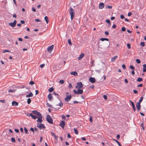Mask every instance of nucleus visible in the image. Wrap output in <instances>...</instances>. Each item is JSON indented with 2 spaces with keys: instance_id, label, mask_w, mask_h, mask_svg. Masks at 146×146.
<instances>
[{
  "instance_id": "nucleus-1",
  "label": "nucleus",
  "mask_w": 146,
  "mask_h": 146,
  "mask_svg": "<svg viewBox=\"0 0 146 146\" xmlns=\"http://www.w3.org/2000/svg\"><path fill=\"white\" fill-rule=\"evenodd\" d=\"M69 13L70 16L71 20H72L74 16L75 12L74 10L71 7H70V8Z\"/></svg>"
},
{
  "instance_id": "nucleus-2",
  "label": "nucleus",
  "mask_w": 146,
  "mask_h": 146,
  "mask_svg": "<svg viewBox=\"0 0 146 146\" xmlns=\"http://www.w3.org/2000/svg\"><path fill=\"white\" fill-rule=\"evenodd\" d=\"M46 120L49 123L52 124L53 123V120L50 116L47 115L46 116Z\"/></svg>"
},
{
  "instance_id": "nucleus-3",
  "label": "nucleus",
  "mask_w": 146,
  "mask_h": 146,
  "mask_svg": "<svg viewBox=\"0 0 146 146\" xmlns=\"http://www.w3.org/2000/svg\"><path fill=\"white\" fill-rule=\"evenodd\" d=\"M73 92L75 94H81L83 92V91L82 90L78 89L77 91L75 90H74Z\"/></svg>"
},
{
  "instance_id": "nucleus-4",
  "label": "nucleus",
  "mask_w": 146,
  "mask_h": 146,
  "mask_svg": "<svg viewBox=\"0 0 146 146\" xmlns=\"http://www.w3.org/2000/svg\"><path fill=\"white\" fill-rule=\"evenodd\" d=\"M83 88V85L81 82H78L76 88L77 89H81Z\"/></svg>"
},
{
  "instance_id": "nucleus-5",
  "label": "nucleus",
  "mask_w": 146,
  "mask_h": 146,
  "mask_svg": "<svg viewBox=\"0 0 146 146\" xmlns=\"http://www.w3.org/2000/svg\"><path fill=\"white\" fill-rule=\"evenodd\" d=\"M17 23V21L15 20L13 23L11 22L9 24V25L12 28L15 27Z\"/></svg>"
},
{
  "instance_id": "nucleus-6",
  "label": "nucleus",
  "mask_w": 146,
  "mask_h": 146,
  "mask_svg": "<svg viewBox=\"0 0 146 146\" xmlns=\"http://www.w3.org/2000/svg\"><path fill=\"white\" fill-rule=\"evenodd\" d=\"M37 127H38L40 129H45V126L42 123H38L37 124Z\"/></svg>"
},
{
  "instance_id": "nucleus-7",
  "label": "nucleus",
  "mask_w": 146,
  "mask_h": 146,
  "mask_svg": "<svg viewBox=\"0 0 146 146\" xmlns=\"http://www.w3.org/2000/svg\"><path fill=\"white\" fill-rule=\"evenodd\" d=\"M54 45H52L51 46L48 47L47 48V51L50 53H51L54 48Z\"/></svg>"
},
{
  "instance_id": "nucleus-8",
  "label": "nucleus",
  "mask_w": 146,
  "mask_h": 146,
  "mask_svg": "<svg viewBox=\"0 0 146 146\" xmlns=\"http://www.w3.org/2000/svg\"><path fill=\"white\" fill-rule=\"evenodd\" d=\"M89 81L92 83H94L96 82V80L94 78L91 77L89 78Z\"/></svg>"
},
{
  "instance_id": "nucleus-9",
  "label": "nucleus",
  "mask_w": 146,
  "mask_h": 146,
  "mask_svg": "<svg viewBox=\"0 0 146 146\" xmlns=\"http://www.w3.org/2000/svg\"><path fill=\"white\" fill-rule=\"evenodd\" d=\"M27 115L29 116H31V117L34 119H35L37 118V117L36 116L33 115L31 113H27Z\"/></svg>"
},
{
  "instance_id": "nucleus-10",
  "label": "nucleus",
  "mask_w": 146,
  "mask_h": 146,
  "mask_svg": "<svg viewBox=\"0 0 146 146\" xmlns=\"http://www.w3.org/2000/svg\"><path fill=\"white\" fill-rule=\"evenodd\" d=\"M65 123L64 121H61L59 124V125L63 128H64L65 126Z\"/></svg>"
},
{
  "instance_id": "nucleus-11",
  "label": "nucleus",
  "mask_w": 146,
  "mask_h": 146,
  "mask_svg": "<svg viewBox=\"0 0 146 146\" xmlns=\"http://www.w3.org/2000/svg\"><path fill=\"white\" fill-rule=\"evenodd\" d=\"M71 96L70 95L69 96H66L65 98V101L67 102H69L71 99Z\"/></svg>"
},
{
  "instance_id": "nucleus-12",
  "label": "nucleus",
  "mask_w": 146,
  "mask_h": 146,
  "mask_svg": "<svg viewBox=\"0 0 146 146\" xmlns=\"http://www.w3.org/2000/svg\"><path fill=\"white\" fill-rule=\"evenodd\" d=\"M104 4L103 3H101L99 5V8L100 9H103L104 7Z\"/></svg>"
},
{
  "instance_id": "nucleus-13",
  "label": "nucleus",
  "mask_w": 146,
  "mask_h": 146,
  "mask_svg": "<svg viewBox=\"0 0 146 146\" xmlns=\"http://www.w3.org/2000/svg\"><path fill=\"white\" fill-rule=\"evenodd\" d=\"M130 102H131L134 111H136V109L133 102H132L131 100H130Z\"/></svg>"
},
{
  "instance_id": "nucleus-14",
  "label": "nucleus",
  "mask_w": 146,
  "mask_h": 146,
  "mask_svg": "<svg viewBox=\"0 0 146 146\" xmlns=\"http://www.w3.org/2000/svg\"><path fill=\"white\" fill-rule=\"evenodd\" d=\"M136 106L137 109L138 111H140L141 108V105L140 104L137 103L136 105Z\"/></svg>"
},
{
  "instance_id": "nucleus-15",
  "label": "nucleus",
  "mask_w": 146,
  "mask_h": 146,
  "mask_svg": "<svg viewBox=\"0 0 146 146\" xmlns=\"http://www.w3.org/2000/svg\"><path fill=\"white\" fill-rule=\"evenodd\" d=\"M84 56V54L82 53L79 56L78 58V59L79 60H81L82 58H83Z\"/></svg>"
},
{
  "instance_id": "nucleus-16",
  "label": "nucleus",
  "mask_w": 146,
  "mask_h": 146,
  "mask_svg": "<svg viewBox=\"0 0 146 146\" xmlns=\"http://www.w3.org/2000/svg\"><path fill=\"white\" fill-rule=\"evenodd\" d=\"M70 74L72 75H73L74 76H76L78 75L76 71L72 72L70 73Z\"/></svg>"
},
{
  "instance_id": "nucleus-17",
  "label": "nucleus",
  "mask_w": 146,
  "mask_h": 146,
  "mask_svg": "<svg viewBox=\"0 0 146 146\" xmlns=\"http://www.w3.org/2000/svg\"><path fill=\"white\" fill-rule=\"evenodd\" d=\"M12 105L13 106H17L18 103L15 101H13L12 103Z\"/></svg>"
},
{
  "instance_id": "nucleus-18",
  "label": "nucleus",
  "mask_w": 146,
  "mask_h": 146,
  "mask_svg": "<svg viewBox=\"0 0 146 146\" xmlns=\"http://www.w3.org/2000/svg\"><path fill=\"white\" fill-rule=\"evenodd\" d=\"M48 98L49 101H51L52 99L51 94H49L48 96Z\"/></svg>"
},
{
  "instance_id": "nucleus-19",
  "label": "nucleus",
  "mask_w": 146,
  "mask_h": 146,
  "mask_svg": "<svg viewBox=\"0 0 146 146\" xmlns=\"http://www.w3.org/2000/svg\"><path fill=\"white\" fill-rule=\"evenodd\" d=\"M33 96V94L31 92H30L29 94L27 95L26 96V98H28L29 97H32Z\"/></svg>"
},
{
  "instance_id": "nucleus-20",
  "label": "nucleus",
  "mask_w": 146,
  "mask_h": 146,
  "mask_svg": "<svg viewBox=\"0 0 146 146\" xmlns=\"http://www.w3.org/2000/svg\"><path fill=\"white\" fill-rule=\"evenodd\" d=\"M117 57L118 56H116L113 57H112L111 59V61L112 62H114L115 60V59L117 58Z\"/></svg>"
},
{
  "instance_id": "nucleus-21",
  "label": "nucleus",
  "mask_w": 146,
  "mask_h": 146,
  "mask_svg": "<svg viewBox=\"0 0 146 146\" xmlns=\"http://www.w3.org/2000/svg\"><path fill=\"white\" fill-rule=\"evenodd\" d=\"M42 121V117H38L37 121L38 122L41 123Z\"/></svg>"
},
{
  "instance_id": "nucleus-22",
  "label": "nucleus",
  "mask_w": 146,
  "mask_h": 146,
  "mask_svg": "<svg viewBox=\"0 0 146 146\" xmlns=\"http://www.w3.org/2000/svg\"><path fill=\"white\" fill-rule=\"evenodd\" d=\"M100 40L102 41H103L104 40H106V41H108L109 40V39L108 38H100Z\"/></svg>"
},
{
  "instance_id": "nucleus-23",
  "label": "nucleus",
  "mask_w": 146,
  "mask_h": 146,
  "mask_svg": "<svg viewBox=\"0 0 146 146\" xmlns=\"http://www.w3.org/2000/svg\"><path fill=\"white\" fill-rule=\"evenodd\" d=\"M24 130L26 134H29V133L28 132V130L25 127H24Z\"/></svg>"
},
{
  "instance_id": "nucleus-24",
  "label": "nucleus",
  "mask_w": 146,
  "mask_h": 146,
  "mask_svg": "<svg viewBox=\"0 0 146 146\" xmlns=\"http://www.w3.org/2000/svg\"><path fill=\"white\" fill-rule=\"evenodd\" d=\"M36 115H37L38 117H42L41 114L39 112H38V113H37V114Z\"/></svg>"
},
{
  "instance_id": "nucleus-25",
  "label": "nucleus",
  "mask_w": 146,
  "mask_h": 146,
  "mask_svg": "<svg viewBox=\"0 0 146 146\" xmlns=\"http://www.w3.org/2000/svg\"><path fill=\"white\" fill-rule=\"evenodd\" d=\"M44 19L46 21V23H48V17L46 16H45L44 18Z\"/></svg>"
},
{
  "instance_id": "nucleus-26",
  "label": "nucleus",
  "mask_w": 146,
  "mask_h": 146,
  "mask_svg": "<svg viewBox=\"0 0 146 146\" xmlns=\"http://www.w3.org/2000/svg\"><path fill=\"white\" fill-rule=\"evenodd\" d=\"M106 22L108 24V25L109 26H110L111 25V23H110V21L108 19H106Z\"/></svg>"
},
{
  "instance_id": "nucleus-27",
  "label": "nucleus",
  "mask_w": 146,
  "mask_h": 146,
  "mask_svg": "<svg viewBox=\"0 0 146 146\" xmlns=\"http://www.w3.org/2000/svg\"><path fill=\"white\" fill-rule=\"evenodd\" d=\"M143 97H141L140 98L139 102H137V103L139 104H140V103L143 100Z\"/></svg>"
},
{
  "instance_id": "nucleus-28",
  "label": "nucleus",
  "mask_w": 146,
  "mask_h": 146,
  "mask_svg": "<svg viewBox=\"0 0 146 146\" xmlns=\"http://www.w3.org/2000/svg\"><path fill=\"white\" fill-rule=\"evenodd\" d=\"M54 90L53 88L52 87H51L49 89L48 91L49 92H52Z\"/></svg>"
},
{
  "instance_id": "nucleus-29",
  "label": "nucleus",
  "mask_w": 146,
  "mask_h": 146,
  "mask_svg": "<svg viewBox=\"0 0 146 146\" xmlns=\"http://www.w3.org/2000/svg\"><path fill=\"white\" fill-rule=\"evenodd\" d=\"M143 80V79L142 78H138L137 79V81L138 82H140L142 81Z\"/></svg>"
},
{
  "instance_id": "nucleus-30",
  "label": "nucleus",
  "mask_w": 146,
  "mask_h": 146,
  "mask_svg": "<svg viewBox=\"0 0 146 146\" xmlns=\"http://www.w3.org/2000/svg\"><path fill=\"white\" fill-rule=\"evenodd\" d=\"M31 102V100L30 98H29L27 99V103L28 104H29Z\"/></svg>"
},
{
  "instance_id": "nucleus-31",
  "label": "nucleus",
  "mask_w": 146,
  "mask_h": 146,
  "mask_svg": "<svg viewBox=\"0 0 146 146\" xmlns=\"http://www.w3.org/2000/svg\"><path fill=\"white\" fill-rule=\"evenodd\" d=\"M38 111L36 110L33 111H32V112L33 114L36 115L37 114V113H38Z\"/></svg>"
},
{
  "instance_id": "nucleus-32",
  "label": "nucleus",
  "mask_w": 146,
  "mask_h": 146,
  "mask_svg": "<svg viewBox=\"0 0 146 146\" xmlns=\"http://www.w3.org/2000/svg\"><path fill=\"white\" fill-rule=\"evenodd\" d=\"M68 44L70 46L72 45V43L71 42V40L70 39H69L68 40Z\"/></svg>"
},
{
  "instance_id": "nucleus-33",
  "label": "nucleus",
  "mask_w": 146,
  "mask_h": 146,
  "mask_svg": "<svg viewBox=\"0 0 146 146\" xmlns=\"http://www.w3.org/2000/svg\"><path fill=\"white\" fill-rule=\"evenodd\" d=\"M63 105V103L60 102V103H59L58 105H57V106H60V107H62Z\"/></svg>"
},
{
  "instance_id": "nucleus-34",
  "label": "nucleus",
  "mask_w": 146,
  "mask_h": 146,
  "mask_svg": "<svg viewBox=\"0 0 146 146\" xmlns=\"http://www.w3.org/2000/svg\"><path fill=\"white\" fill-rule=\"evenodd\" d=\"M114 140L117 142V143L118 144V145L119 146H121V145L119 141H117V140Z\"/></svg>"
},
{
  "instance_id": "nucleus-35",
  "label": "nucleus",
  "mask_w": 146,
  "mask_h": 146,
  "mask_svg": "<svg viewBox=\"0 0 146 146\" xmlns=\"http://www.w3.org/2000/svg\"><path fill=\"white\" fill-rule=\"evenodd\" d=\"M53 95H55L56 96H57V97L58 98V96H59V95L58 94H57L56 93H55V92H54L53 93Z\"/></svg>"
},
{
  "instance_id": "nucleus-36",
  "label": "nucleus",
  "mask_w": 146,
  "mask_h": 146,
  "mask_svg": "<svg viewBox=\"0 0 146 146\" xmlns=\"http://www.w3.org/2000/svg\"><path fill=\"white\" fill-rule=\"evenodd\" d=\"M74 133H75V134H78V131L76 129L74 128Z\"/></svg>"
},
{
  "instance_id": "nucleus-37",
  "label": "nucleus",
  "mask_w": 146,
  "mask_h": 146,
  "mask_svg": "<svg viewBox=\"0 0 146 146\" xmlns=\"http://www.w3.org/2000/svg\"><path fill=\"white\" fill-rule=\"evenodd\" d=\"M12 141L13 143H15L16 142L15 139L13 137H12L11 138Z\"/></svg>"
},
{
  "instance_id": "nucleus-38",
  "label": "nucleus",
  "mask_w": 146,
  "mask_h": 146,
  "mask_svg": "<svg viewBox=\"0 0 146 146\" xmlns=\"http://www.w3.org/2000/svg\"><path fill=\"white\" fill-rule=\"evenodd\" d=\"M3 53H5L6 52H10V51L8 50H3Z\"/></svg>"
},
{
  "instance_id": "nucleus-39",
  "label": "nucleus",
  "mask_w": 146,
  "mask_h": 146,
  "mask_svg": "<svg viewBox=\"0 0 146 146\" xmlns=\"http://www.w3.org/2000/svg\"><path fill=\"white\" fill-rule=\"evenodd\" d=\"M34 84H35L34 82L33 81H30L29 83V84L31 85H33Z\"/></svg>"
},
{
  "instance_id": "nucleus-40",
  "label": "nucleus",
  "mask_w": 146,
  "mask_h": 146,
  "mask_svg": "<svg viewBox=\"0 0 146 146\" xmlns=\"http://www.w3.org/2000/svg\"><path fill=\"white\" fill-rule=\"evenodd\" d=\"M127 46L128 49L131 48V45L129 43H128L127 44Z\"/></svg>"
},
{
  "instance_id": "nucleus-41",
  "label": "nucleus",
  "mask_w": 146,
  "mask_h": 146,
  "mask_svg": "<svg viewBox=\"0 0 146 146\" xmlns=\"http://www.w3.org/2000/svg\"><path fill=\"white\" fill-rule=\"evenodd\" d=\"M136 62L138 64H139L141 62L140 60L138 59L136 60Z\"/></svg>"
},
{
  "instance_id": "nucleus-42",
  "label": "nucleus",
  "mask_w": 146,
  "mask_h": 146,
  "mask_svg": "<svg viewBox=\"0 0 146 146\" xmlns=\"http://www.w3.org/2000/svg\"><path fill=\"white\" fill-rule=\"evenodd\" d=\"M64 82V81L63 80H61L59 81V83L61 84H63Z\"/></svg>"
},
{
  "instance_id": "nucleus-43",
  "label": "nucleus",
  "mask_w": 146,
  "mask_h": 146,
  "mask_svg": "<svg viewBox=\"0 0 146 146\" xmlns=\"http://www.w3.org/2000/svg\"><path fill=\"white\" fill-rule=\"evenodd\" d=\"M141 45L143 46V47L145 46V43L143 42H141L140 43Z\"/></svg>"
},
{
  "instance_id": "nucleus-44",
  "label": "nucleus",
  "mask_w": 146,
  "mask_h": 146,
  "mask_svg": "<svg viewBox=\"0 0 146 146\" xmlns=\"http://www.w3.org/2000/svg\"><path fill=\"white\" fill-rule=\"evenodd\" d=\"M130 68L131 69L134 70L135 69V68L133 66L131 65L130 66Z\"/></svg>"
},
{
  "instance_id": "nucleus-45",
  "label": "nucleus",
  "mask_w": 146,
  "mask_h": 146,
  "mask_svg": "<svg viewBox=\"0 0 146 146\" xmlns=\"http://www.w3.org/2000/svg\"><path fill=\"white\" fill-rule=\"evenodd\" d=\"M35 21L36 22H40L41 21L38 19H35Z\"/></svg>"
},
{
  "instance_id": "nucleus-46",
  "label": "nucleus",
  "mask_w": 146,
  "mask_h": 146,
  "mask_svg": "<svg viewBox=\"0 0 146 146\" xmlns=\"http://www.w3.org/2000/svg\"><path fill=\"white\" fill-rule=\"evenodd\" d=\"M51 135L52 136H53L54 137V136H55V133H54L53 132H51Z\"/></svg>"
},
{
  "instance_id": "nucleus-47",
  "label": "nucleus",
  "mask_w": 146,
  "mask_h": 146,
  "mask_svg": "<svg viewBox=\"0 0 146 146\" xmlns=\"http://www.w3.org/2000/svg\"><path fill=\"white\" fill-rule=\"evenodd\" d=\"M68 87H69V88H72V85L71 83H70L69 84Z\"/></svg>"
},
{
  "instance_id": "nucleus-48",
  "label": "nucleus",
  "mask_w": 146,
  "mask_h": 146,
  "mask_svg": "<svg viewBox=\"0 0 146 146\" xmlns=\"http://www.w3.org/2000/svg\"><path fill=\"white\" fill-rule=\"evenodd\" d=\"M45 66V64H42L40 65V67L41 68H42Z\"/></svg>"
},
{
  "instance_id": "nucleus-49",
  "label": "nucleus",
  "mask_w": 146,
  "mask_h": 146,
  "mask_svg": "<svg viewBox=\"0 0 146 146\" xmlns=\"http://www.w3.org/2000/svg\"><path fill=\"white\" fill-rule=\"evenodd\" d=\"M126 29L125 27H123L122 28L121 30L123 31H125Z\"/></svg>"
},
{
  "instance_id": "nucleus-50",
  "label": "nucleus",
  "mask_w": 146,
  "mask_h": 146,
  "mask_svg": "<svg viewBox=\"0 0 146 146\" xmlns=\"http://www.w3.org/2000/svg\"><path fill=\"white\" fill-rule=\"evenodd\" d=\"M0 102H1L2 103H5V100H0Z\"/></svg>"
},
{
  "instance_id": "nucleus-51",
  "label": "nucleus",
  "mask_w": 146,
  "mask_h": 146,
  "mask_svg": "<svg viewBox=\"0 0 146 146\" xmlns=\"http://www.w3.org/2000/svg\"><path fill=\"white\" fill-rule=\"evenodd\" d=\"M103 98L105 100H106L107 99V97L106 95H104Z\"/></svg>"
},
{
  "instance_id": "nucleus-52",
  "label": "nucleus",
  "mask_w": 146,
  "mask_h": 146,
  "mask_svg": "<svg viewBox=\"0 0 146 146\" xmlns=\"http://www.w3.org/2000/svg\"><path fill=\"white\" fill-rule=\"evenodd\" d=\"M15 131L17 133H18L19 131V129H15Z\"/></svg>"
},
{
  "instance_id": "nucleus-53",
  "label": "nucleus",
  "mask_w": 146,
  "mask_h": 146,
  "mask_svg": "<svg viewBox=\"0 0 146 146\" xmlns=\"http://www.w3.org/2000/svg\"><path fill=\"white\" fill-rule=\"evenodd\" d=\"M133 92L135 94H137L138 93V92L137 90H133Z\"/></svg>"
},
{
  "instance_id": "nucleus-54",
  "label": "nucleus",
  "mask_w": 146,
  "mask_h": 146,
  "mask_svg": "<svg viewBox=\"0 0 146 146\" xmlns=\"http://www.w3.org/2000/svg\"><path fill=\"white\" fill-rule=\"evenodd\" d=\"M32 10L34 12H35L36 11L35 9L33 7L32 8Z\"/></svg>"
},
{
  "instance_id": "nucleus-55",
  "label": "nucleus",
  "mask_w": 146,
  "mask_h": 146,
  "mask_svg": "<svg viewBox=\"0 0 146 146\" xmlns=\"http://www.w3.org/2000/svg\"><path fill=\"white\" fill-rule=\"evenodd\" d=\"M132 13L131 12H129V13L128 14V16H130L132 15Z\"/></svg>"
},
{
  "instance_id": "nucleus-56",
  "label": "nucleus",
  "mask_w": 146,
  "mask_h": 146,
  "mask_svg": "<svg viewBox=\"0 0 146 146\" xmlns=\"http://www.w3.org/2000/svg\"><path fill=\"white\" fill-rule=\"evenodd\" d=\"M30 130L32 131L33 132H34V129L32 127H31L30 128Z\"/></svg>"
},
{
  "instance_id": "nucleus-57",
  "label": "nucleus",
  "mask_w": 146,
  "mask_h": 146,
  "mask_svg": "<svg viewBox=\"0 0 146 146\" xmlns=\"http://www.w3.org/2000/svg\"><path fill=\"white\" fill-rule=\"evenodd\" d=\"M46 105L50 107H51L52 106L51 105H50V104L48 103H47Z\"/></svg>"
},
{
  "instance_id": "nucleus-58",
  "label": "nucleus",
  "mask_w": 146,
  "mask_h": 146,
  "mask_svg": "<svg viewBox=\"0 0 146 146\" xmlns=\"http://www.w3.org/2000/svg\"><path fill=\"white\" fill-rule=\"evenodd\" d=\"M143 84H141L139 85H138L137 86V87H142L143 86Z\"/></svg>"
},
{
  "instance_id": "nucleus-59",
  "label": "nucleus",
  "mask_w": 146,
  "mask_h": 146,
  "mask_svg": "<svg viewBox=\"0 0 146 146\" xmlns=\"http://www.w3.org/2000/svg\"><path fill=\"white\" fill-rule=\"evenodd\" d=\"M107 7L109 9H111L112 8V7L111 6L108 5Z\"/></svg>"
},
{
  "instance_id": "nucleus-60",
  "label": "nucleus",
  "mask_w": 146,
  "mask_h": 146,
  "mask_svg": "<svg viewBox=\"0 0 146 146\" xmlns=\"http://www.w3.org/2000/svg\"><path fill=\"white\" fill-rule=\"evenodd\" d=\"M35 93H36V94H35L36 95H37V94H38V90H35Z\"/></svg>"
},
{
  "instance_id": "nucleus-61",
  "label": "nucleus",
  "mask_w": 146,
  "mask_h": 146,
  "mask_svg": "<svg viewBox=\"0 0 146 146\" xmlns=\"http://www.w3.org/2000/svg\"><path fill=\"white\" fill-rule=\"evenodd\" d=\"M122 67L124 69H125L126 68L124 64H123Z\"/></svg>"
},
{
  "instance_id": "nucleus-62",
  "label": "nucleus",
  "mask_w": 146,
  "mask_h": 146,
  "mask_svg": "<svg viewBox=\"0 0 146 146\" xmlns=\"http://www.w3.org/2000/svg\"><path fill=\"white\" fill-rule=\"evenodd\" d=\"M20 22L22 24H23L25 23V22L23 20H21V21Z\"/></svg>"
},
{
  "instance_id": "nucleus-63",
  "label": "nucleus",
  "mask_w": 146,
  "mask_h": 146,
  "mask_svg": "<svg viewBox=\"0 0 146 146\" xmlns=\"http://www.w3.org/2000/svg\"><path fill=\"white\" fill-rule=\"evenodd\" d=\"M116 25L115 24H113L112 26V28L113 29H115L116 28Z\"/></svg>"
},
{
  "instance_id": "nucleus-64",
  "label": "nucleus",
  "mask_w": 146,
  "mask_h": 146,
  "mask_svg": "<svg viewBox=\"0 0 146 146\" xmlns=\"http://www.w3.org/2000/svg\"><path fill=\"white\" fill-rule=\"evenodd\" d=\"M61 117L62 119H65L66 118V117L64 115H62Z\"/></svg>"
}]
</instances>
